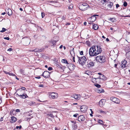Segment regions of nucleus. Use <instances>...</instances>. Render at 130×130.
I'll list each match as a JSON object with an SVG mask.
<instances>
[{"label":"nucleus","instance_id":"f257e3e1","mask_svg":"<svg viewBox=\"0 0 130 130\" xmlns=\"http://www.w3.org/2000/svg\"><path fill=\"white\" fill-rule=\"evenodd\" d=\"M102 51L100 46L98 45L92 46L89 50V54L90 56H95L101 53Z\"/></svg>","mask_w":130,"mask_h":130},{"label":"nucleus","instance_id":"f03ea898","mask_svg":"<svg viewBox=\"0 0 130 130\" xmlns=\"http://www.w3.org/2000/svg\"><path fill=\"white\" fill-rule=\"evenodd\" d=\"M89 6L88 4L86 3H82L80 4L79 8L81 10L84 11L87 9Z\"/></svg>","mask_w":130,"mask_h":130},{"label":"nucleus","instance_id":"7ed1b4c3","mask_svg":"<svg viewBox=\"0 0 130 130\" xmlns=\"http://www.w3.org/2000/svg\"><path fill=\"white\" fill-rule=\"evenodd\" d=\"M78 59V61L79 63L81 64L82 65L85 64L86 61L87 59L85 56L79 57L77 56Z\"/></svg>","mask_w":130,"mask_h":130},{"label":"nucleus","instance_id":"20e7f679","mask_svg":"<svg viewBox=\"0 0 130 130\" xmlns=\"http://www.w3.org/2000/svg\"><path fill=\"white\" fill-rule=\"evenodd\" d=\"M105 57L103 56H97L96 57V60L100 63H104L105 61Z\"/></svg>","mask_w":130,"mask_h":130},{"label":"nucleus","instance_id":"39448f33","mask_svg":"<svg viewBox=\"0 0 130 130\" xmlns=\"http://www.w3.org/2000/svg\"><path fill=\"white\" fill-rule=\"evenodd\" d=\"M22 40L24 41L25 45H27L30 43V39L28 37H24L22 38Z\"/></svg>","mask_w":130,"mask_h":130},{"label":"nucleus","instance_id":"423d86ee","mask_svg":"<svg viewBox=\"0 0 130 130\" xmlns=\"http://www.w3.org/2000/svg\"><path fill=\"white\" fill-rule=\"evenodd\" d=\"M110 100L113 102L117 104H119L120 102V100L119 99L114 97H111Z\"/></svg>","mask_w":130,"mask_h":130},{"label":"nucleus","instance_id":"0eeeda50","mask_svg":"<svg viewBox=\"0 0 130 130\" xmlns=\"http://www.w3.org/2000/svg\"><path fill=\"white\" fill-rule=\"evenodd\" d=\"M41 75L45 78H48L50 76V73L47 71H45Z\"/></svg>","mask_w":130,"mask_h":130},{"label":"nucleus","instance_id":"6e6552de","mask_svg":"<svg viewBox=\"0 0 130 130\" xmlns=\"http://www.w3.org/2000/svg\"><path fill=\"white\" fill-rule=\"evenodd\" d=\"M81 96L80 94H75L73 95L71 97V99L73 100L72 99V98H74L75 99L78 100L80 99L81 98Z\"/></svg>","mask_w":130,"mask_h":130},{"label":"nucleus","instance_id":"1a4fd4ad","mask_svg":"<svg viewBox=\"0 0 130 130\" xmlns=\"http://www.w3.org/2000/svg\"><path fill=\"white\" fill-rule=\"evenodd\" d=\"M105 102V100L103 99H101L99 102L100 106L101 107H103L104 105Z\"/></svg>","mask_w":130,"mask_h":130},{"label":"nucleus","instance_id":"9d476101","mask_svg":"<svg viewBox=\"0 0 130 130\" xmlns=\"http://www.w3.org/2000/svg\"><path fill=\"white\" fill-rule=\"evenodd\" d=\"M17 95L18 96L23 99H25V98L28 97L27 95L25 93H23L22 94H17Z\"/></svg>","mask_w":130,"mask_h":130},{"label":"nucleus","instance_id":"9b49d317","mask_svg":"<svg viewBox=\"0 0 130 130\" xmlns=\"http://www.w3.org/2000/svg\"><path fill=\"white\" fill-rule=\"evenodd\" d=\"M127 63V61L126 60H124V61H122L120 66L121 68L123 69L125 67Z\"/></svg>","mask_w":130,"mask_h":130},{"label":"nucleus","instance_id":"f8f14e48","mask_svg":"<svg viewBox=\"0 0 130 130\" xmlns=\"http://www.w3.org/2000/svg\"><path fill=\"white\" fill-rule=\"evenodd\" d=\"M57 41L52 40L50 42V44L52 47H54L56 45V43Z\"/></svg>","mask_w":130,"mask_h":130},{"label":"nucleus","instance_id":"ddd939ff","mask_svg":"<svg viewBox=\"0 0 130 130\" xmlns=\"http://www.w3.org/2000/svg\"><path fill=\"white\" fill-rule=\"evenodd\" d=\"M74 50V48H73L70 51V54H71V55L73 57V58L72 59L73 60V61L74 62H75V54L74 53V51H73Z\"/></svg>","mask_w":130,"mask_h":130},{"label":"nucleus","instance_id":"4468645a","mask_svg":"<svg viewBox=\"0 0 130 130\" xmlns=\"http://www.w3.org/2000/svg\"><path fill=\"white\" fill-rule=\"evenodd\" d=\"M94 63L93 62L90 60H88L87 62V67H90L93 66Z\"/></svg>","mask_w":130,"mask_h":130},{"label":"nucleus","instance_id":"2eb2a0df","mask_svg":"<svg viewBox=\"0 0 130 130\" xmlns=\"http://www.w3.org/2000/svg\"><path fill=\"white\" fill-rule=\"evenodd\" d=\"M107 4V9H108L110 10L113 9V3H108Z\"/></svg>","mask_w":130,"mask_h":130},{"label":"nucleus","instance_id":"dca6fc26","mask_svg":"<svg viewBox=\"0 0 130 130\" xmlns=\"http://www.w3.org/2000/svg\"><path fill=\"white\" fill-rule=\"evenodd\" d=\"M96 16H98L99 15H94L92 16L91 17V18H89V19H91L90 21L91 22H93L95 21L96 19V18L95 17Z\"/></svg>","mask_w":130,"mask_h":130},{"label":"nucleus","instance_id":"f3484780","mask_svg":"<svg viewBox=\"0 0 130 130\" xmlns=\"http://www.w3.org/2000/svg\"><path fill=\"white\" fill-rule=\"evenodd\" d=\"M85 119V117L83 115H81L78 117V120L79 122L83 121Z\"/></svg>","mask_w":130,"mask_h":130},{"label":"nucleus","instance_id":"a211bd4d","mask_svg":"<svg viewBox=\"0 0 130 130\" xmlns=\"http://www.w3.org/2000/svg\"><path fill=\"white\" fill-rule=\"evenodd\" d=\"M51 97L53 99L57 98L58 97V94L56 93L52 92L51 94Z\"/></svg>","mask_w":130,"mask_h":130},{"label":"nucleus","instance_id":"6ab92c4d","mask_svg":"<svg viewBox=\"0 0 130 130\" xmlns=\"http://www.w3.org/2000/svg\"><path fill=\"white\" fill-rule=\"evenodd\" d=\"M75 66L72 63H70L68 67V68L71 71L73 70L74 69Z\"/></svg>","mask_w":130,"mask_h":130},{"label":"nucleus","instance_id":"aec40b11","mask_svg":"<svg viewBox=\"0 0 130 130\" xmlns=\"http://www.w3.org/2000/svg\"><path fill=\"white\" fill-rule=\"evenodd\" d=\"M87 109V107L85 106H82L80 107V110L82 112H84L86 111Z\"/></svg>","mask_w":130,"mask_h":130},{"label":"nucleus","instance_id":"412c9836","mask_svg":"<svg viewBox=\"0 0 130 130\" xmlns=\"http://www.w3.org/2000/svg\"><path fill=\"white\" fill-rule=\"evenodd\" d=\"M44 50L43 48L39 49L38 48H36L33 50L34 52H41Z\"/></svg>","mask_w":130,"mask_h":130},{"label":"nucleus","instance_id":"4be33fe9","mask_svg":"<svg viewBox=\"0 0 130 130\" xmlns=\"http://www.w3.org/2000/svg\"><path fill=\"white\" fill-rule=\"evenodd\" d=\"M17 118L14 116H12L11 117L10 122L11 123H14L17 121Z\"/></svg>","mask_w":130,"mask_h":130},{"label":"nucleus","instance_id":"5701e85b","mask_svg":"<svg viewBox=\"0 0 130 130\" xmlns=\"http://www.w3.org/2000/svg\"><path fill=\"white\" fill-rule=\"evenodd\" d=\"M7 13L9 15H10L12 14V11L10 9H8L7 10ZM6 12H7V11H6Z\"/></svg>","mask_w":130,"mask_h":130},{"label":"nucleus","instance_id":"b1692460","mask_svg":"<svg viewBox=\"0 0 130 130\" xmlns=\"http://www.w3.org/2000/svg\"><path fill=\"white\" fill-rule=\"evenodd\" d=\"M3 72L6 74H8L10 76H15V75L14 74H13L12 73H10L9 72H6L5 71H4Z\"/></svg>","mask_w":130,"mask_h":130},{"label":"nucleus","instance_id":"393cba45","mask_svg":"<svg viewBox=\"0 0 130 130\" xmlns=\"http://www.w3.org/2000/svg\"><path fill=\"white\" fill-rule=\"evenodd\" d=\"M17 92H18L19 94H23V91L21 90V89H17Z\"/></svg>","mask_w":130,"mask_h":130},{"label":"nucleus","instance_id":"a878e982","mask_svg":"<svg viewBox=\"0 0 130 130\" xmlns=\"http://www.w3.org/2000/svg\"><path fill=\"white\" fill-rule=\"evenodd\" d=\"M126 58L130 60V51L128 52L126 54Z\"/></svg>","mask_w":130,"mask_h":130},{"label":"nucleus","instance_id":"bb28decb","mask_svg":"<svg viewBox=\"0 0 130 130\" xmlns=\"http://www.w3.org/2000/svg\"><path fill=\"white\" fill-rule=\"evenodd\" d=\"M104 91V90L103 89L101 88L98 89L97 90V92L99 93L103 92Z\"/></svg>","mask_w":130,"mask_h":130},{"label":"nucleus","instance_id":"cd10ccee","mask_svg":"<svg viewBox=\"0 0 130 130\" xmlns=\"http://www.w3.org/2000/svg\"><path fill=\"white\" fill-rule=\"evenodd\" d=\"M99 78L103 80H104L105 78V76L103 74H101L99 76Z\"/></svg>","mask_w":130,"mask_h":130},{"label":"nucleus","instance_id":"c85d7f7f","mask_svg":"<svg viewBox=\"0 0 130 130\" xmlns=\"http://www.w3.org/2000/svg\"><path fill=\"white\" fill-rule=\"evenodd\" d=\"M98 26L96 24H94L93 26V28L95 30L98 29Z\"/></svg>","mask_w":130,"mask_h":130},{"label":"nucleus","instance_id":"c756f323","mask_svg":"<svg viewBox=\"0 0 130 130\" xmlns=\"http://www.w3.org/2000/svg\"><path fill=\"white\" fill-rule=\"evenodd\" d=\"M85 73L89 75H91L92 74V72L89 71H85Z\"/></svg>","mask_w":130,"mask_h":130},{"label":"nucleus","instance_id":"7c9ffc66","mask_svg":"<svg viewBox=\"0 0 130 130\" xmlns=\"http://www.w3.org/2000/svg\"><path fill=\"white\" fill-rule=\"evenodd\" d=\"M61 62L63 63L67 64H69L67 60L65 59H63L61 60Z\"/></svg>","mask_w":130,"mask_h":130},{"label":"nucleus","instance_id":"2f4dec72","mask_svg":"<svg viewBox=\"0 0 130 130\" xmlns=\"http://www.w3.org/2000/svg\"><path fill=\"white\" fill-rule=\"evenodd\" d=\"M115 19L114 18H109L108 20L110 22H113L115 20Z\"/></svg>","mask_w":130,"mask_h":130},{"label":"nucleus","instance_id":"473e14b6","mask_svg":"<svg viewBox=\"0 0 130 130\" xmlns=\"http://www.w3.org/2000/svg\"><path fill=\"white\" fill-rule=\"evenodd\" d=\"M20 71L21 74H22L23 75H25L24 72V70H22V69H20Z\"/></svg>","mask_w":130,"mask_h":130},{"label":"nucleus","instance_id":"72a5a7b5","mask_svg":"<svg viewBox=\"0 0 130 130\" xmlns=\"http://www.w3.org/2000/svg\"><path fill=\"white\" fill-rule=\"evenodd\" d=\"M14 111V109H12L11 110L10 112V115L11 116L13 115H14V114L13 113V112Z\"/></svg>","mask_w":130,"mask_h":130},{"label":"nucleus","instance_id":"f704fd0d","mask_svg":"<svg viewBox=\"0 0 130 130\" xmlns=\"http://www.w3.org/2000/svg\"><path fill=\"white\" fill-rule=\"evenodd\" d=\"M7 29L6 28H2V30L0 31V32H3L5 31Z\"/></svg>","mask_w":130,"mask_h":130},{"label":"nucleus","instance_id":"c9c22d12","mask_svg":"<svg viewBox=\"0 0 130 130\" xmlns=\"http://www.w3.org/2000/svg\"><path fill=\"white\" fill-rule=\"evenodd\" d=\"M33 104V102L32 101H30L28 103V104L30 106H31Z\"/></svg>","mask_w":130,"mask_h":130},{"label":"nucleus","instance_id":"e433bc0d","mask_svg":"<svg viewBox=\"0 0 130 130\" xmlns=\"http://www.w3.org/2000/svg\"><path fill=\"white\" fill-rule=\"evenodd\" d=\"M95 86L97 87L100 88L101 87V85L98 84H96L95 85Z\"/></svg>","mask_w":130,"mask_h":130},{"label":"nucleus","instance_id":"4c0bfd02","mask_svg":"<svg viewBox=\"0 0 130 130\" xmlns=\"http://www.w3.org/2000/svg\"><path fill=\"white\" fill-rule=\"evenodd\" d=\"M73 7V5L72 4H71L70 5L69 7V8L70 9H71Z\"/></svg>","mask_w":130,"mask_h":130},{"label":"nucleus","instance_id":"58836bf2","mask_svg":"<svg viewBox=\"0 0 130 130\" xmlns=\"http://www.w3.org/2000/svg\"><path fill=\"white\" fill-rule=\"evenodd\" d=\"M98 123H100L101 124H103V121H102L101 120H99Z\"/></svg>","mask_w":130,"mask_h":130},{"label":"nucleus","instance_id":"ea45409f","mask_svg":"<svg viewBox=\"0 0 130 130\" xmlns=\"http://www.w3.org/2000/svg\"><path fill=\"white\" fill-rule=\"evenodd\" d=\"M48 115L49 116H50L52 118H54V116L52 114H48Z\"/></svg>","mask_w":130,"mask_h":130},{"label":"nucleus","instance_id":"a19ab883","mask_svg":"<svg viewBox=\"0 0 130 130\" xmlns=\"http://www.w3.org/2000/svg\"><path fill=\"white\" fill-rule=\"evenodd\" d=\"M127 3L126 2H124L123 3V6H126L127 5Z\"/></svg>","mask_w":130,"mask_h":130},{"label":"nucleus","instance_id":"79ce46f5","mask_svg":"<svg viewBox=\"0 0 130 130\" xmlns=\"http://www.w3.org/2000/svg\"><path fill=\"white\" fill-rule=\"evenodd\" d=\"M53 69L51 67H50L48 68V70L49 71H51Z\"/></svg>","mask_w":130,"mask_h":130},{"label":"nucleus","instance_id":"37998d69","mask_svg":"<svg viewBox=\"0 0 130 130\" xmlns=\"http://www.w3.org/2000/svg\"><path fill=\"white\" fill-rule=\"evenodd\" d=\"M41 15L42 18H43L44 16V14L43 12H41Z\"/></svg>","mask_w":130,"mask_h":130},{"label":"nucleus","instance_id":"c03bdc74","mask_svg":"<svg viewBox=\"0 0 130 130\" xmlns=\"http://www.w3.org/2000/svg\"><path fill=\"white\" fill-rule=\"evenodd\" d=\"M99 111L101 113H105V112L102 111L101 110H99Z\"/></svg>","mask_w":130,"mask_h":130},{"label":"nucleus","instance_id":"a18cd8bd","mask_svg":"<svg viewBox=\"0 0 130 130\" xmlns=\"http://www.w3.org/2000/svg\"><path fill=\"white\" fill-rule=\"evenodd\" d=\"M78 115V114L76 113L73 116L74 117H76Z\"/></svg>","mask_w":130,"mask_h":130},{"label":"nucleus","instance_id":"49530a36","mask_svg":"<svg viewBox=\"0 0 130 130\" xmlns=\"http://www.w3.org/2000/svg\"><path fill=\"white\" fill-rule=\"evenodd\" d=\"M48 3H51L52 4H54L55 3V2L54 1H51L48 2Z\"/></svg>","mask_w":130,"mask_h":130},{"label":"nucleus","instance_id":"de8ad7c7","mask_svg":"<svg viewBox=\"0 0 130 130\" xmlns=\"http://www.w3.org/2000/svg\"><path fill=\"white\" fill-rule=\"evenodd\" d=\"M22 127L21 126H17L16 127V129H18L19 128V129H20Z\"/></svg>","mask_w":130,"mask_h":130},{"label":"nucleus","instance_id":"09e8293b","mask_svg":"<svg viewBox=\"0 0 130 130\" xmlns=\"http://www.w3.org/2000/svg\"><path fill=\"white\" fill-rule=\"evenodd\" d=\"M12 50V48H9L7 50V51H11Z\"/></svg>","mask_w":130,"mask_h":130},{"label":"nucleus","instance_id":"8fccbe9b","mask_svg":"<svg viewBox=\"0 0 130 130\" xmlns=\"http://www.w3.org/2000/svg\"><path fill=\"white\" fill-rule=\"evenodd\" d=\"M4 39H5L7 40H9V38L8 37H5L4 38Z\"/></svg>","mask_w":130,"mask_h":130},{"label":"nucleus","instance_id":"3c124183","mask_svg":"<svg viewBox=\"0 0 130 130\" xmlns=\"http://www.w3.org/2000/svg\"><path fill=\"white\" fill-rule=\"evenodd\" d=\"M21 89V90H24L25 89H26V88L25 87H22L21 88H20Z\"/></svg>","mask_w":130,"mask_h":130},{"label":"nucleus","instance_id":"603ef678","mask_svg":"<svg viewBox=\"0 0 130 130\" xmlns=\"http://www.w3.org/2000/svg\"><path fill=\"white\" fill-rule=\"evenodd\" d=\"M83 51H81L80 53V54L81 55H83Z\"/></svg>","mask_w":130,"mask_h":130},{"label":"nucleus","instance_id":"864d4df0","mask_svg":"<svg viewBox=\"0 0 130 130\" xmlns=\"http://www.w3.org/2000/svg\"><path fill=\"white\" fill-rule=\"evenodd\" d=\"M96 79V78H92V82L95 81Z\"/></svg>","mask_w":130,"mask_h":130},{"label":"nucleus","instance_id":"5fc2aeb1","mask_svg":"<svg viewBox=\"0 0 130 130\" xmlns=\"http://www.w3.org/2000/svg\"><path fill=\"white\" fill-rule=\"evenodd\" d=\"M16 112H20V110L19 109H17L16 110Z\"/></svg>","mask_w":130,"mask_h":130},{"label":"nucleus","instance_id":"6e6d98bb","mask_svg":"<svg viewBox=\"0 0 130 130\" xmlns=\"http://www.w3.org/2000/svg\"><path fill=\"white\" fill-rule=\"evenodd\" d=\"M71 122L73 123L74 124H75L76 123V122L74 121H71Z\"/></svg>","mask_w":130,"mask_h":130},{"label":"nucleus","instance_id":"4d7b16f0","mask_svg":"<svg viewBox=\"0 0 130 130\" xmlns=\"http://www.w3.org/2000/svg\"><path fill=\"white\" fill-rule=\"evenodd\" d=\"M44 86L42 85H39V87H43Z\"/></svg>","mask_w":130,"mask_h":130},{"label":"nucleus","instance_id":"13d9d810","mask_svg":"<svg viewBox=\"0 0 130 130\" xmlns=\"http://www.w3.org/2000/svg\"><path fill=\"white\" fill-rule=\"evenodd\" d=\"M3 117H1L0 119V121H3Z\"/></svg>","mask_w":130,"mask_h":130},{"label":"nucleus","instance_id":"bf43d9fd","mask_svg":"<svg viewBox=\"0 0 130 130\" xmlns=\"http://www.w3.org/2000/svg\"><path fill=\"white\" fill-rule=\"evenodd\" d=\"M40 76L36 77L35 78L38 79H39L40 78Z\"/></svg>","mask_w":130,"mask_h":130},{"label":"nucleus","instance_id":"052dcab7","mask_svg":"<svg viewBox=\"0 0 130 130\" xmlns=\"http://www.w3.org/2000/svg\"><path fill=\"white\" fill-rule=\"evenodd\" d=\"M119 6V5L118 4H117L116 5V7L117 8H118Z\"/></svg>","mask_w":130,"mask_h":130},{"label":"nucleus","instance_id":"680f3d73","mask_svg":"<svg viewBox=\"0 0 130 130\" xmlns=\"http://www.w3.org/2000/svg\"><path fill=\"white\" fill-rule=\"evenodd\" d=\"M93 22H91V21L89 22V24H92L93 23Z\"/></svg>","mask_w":130,"mask_h":130},{"label":"nucleus","instance_id":"e2e57ef3","mask_svg":"<svg viewBox=\"0 0 130 130\" xmlns=\"http://www.w3.org/2000/svg\"><path fill=\"white\" fill-rule=\"evenodd\" d=\"M106 40L107 42L109 41V39L108 38H107L106 39Z\"/></svg>","mask_w":130,"mask_h":130},{"label":"nucleus","instance_id":"0e129e2a","mask_svg":"<svg viewBox=\"0 0 130 130\" xmlns=\"http://www.w3.org/2000/svg\"><path fill=\"white\" fill-rule=\"evenodd\" d=\"M117 64H115V68H117Z\"/></svg>","mask_w":130,"mask_h":130},{"label":"nucleus","instance_id":"69168bd1","mask_svg":"<svg viewBox=\"0 0 130 130\" xmlns=\"http://www.w3.org/2000/svg\"><path fill=\"white\" fill-rule=\"evenodd\" d=\"M86 24H87V23H86V22H85L84 23V25H86Z\"/></svg>","mask_w":130,"mask_h":130},{"label":"nucleus","instance_id":"338daca9","mask_svg":"<svg viewBox=\"0 0 130 130\" xmlns=\"http://www.w3.org/2000/svg\"><path fill=\"white\" fill-rule=\"evenodd\" d=\"M6 13L5 12H3V13H2V15H4Z\"/></svg>","mask_w":130,"mask_h":130},{"label":"nucleus","instance_id":"774afa93","mask_svg":"<svg viewBox=\"0 0 130 130\" xmlns=\"http://www.w3.org/2000/svg\"><path fill=\"white\" fill-rule=\"evenodd\" d=\"M62 45H61L60 46V47H59V48H61L62 47Z\"/></svg>","mask_w":130,"mask_h":130}]
</instances>
